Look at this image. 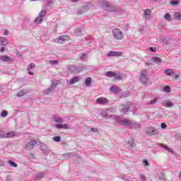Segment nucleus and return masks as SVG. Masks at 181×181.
Segmentation results:
<instances>
[{"label": "nucleus", "mask_w": 181, "mask_h": 181, "mask_svg": "<svg viewBox=\"0 0 181 181\" xmlns=\"http://www.w3.org/2000/svg\"><path fill=\"white\" fill-rule=\"evenodd\" d=\"M144 18L147 21H149L151 19V10L150 9H146L144 11Z\"/></svg>", "instance_id": "aec40b11"}, {"label": "nucleus", "mask_w": 181, "mask_h": 181, "mask_svg": "<svg viewBox=\"0 0 181 181\" xmlns=\"http://www.w3.org/2000/svg\"><path fill=\"white\" fill-rule=\"evenodd\" d=\"M2 136H4V134L0 133V138H2Z\"/></svg>", "instance_id": "338daca9"}, {"label": "nucleus", "mask_w": 181, "mask_h": 181, "mask_svg": "<svg viewBox=\"0 0 181 181\" xmlns=\"http://www.w3.org/2000/svg\"><path fill=\"white\" fill-rule=\"evenodd\" d=\"M49 64H52L53 66L56 65V64H59V61L57 60H50L49 62Z\"/></svg>", "instance_id": "de8ad7c7"}, {"label": "nucleus", "mask_w": 181, "mask_h": 181, "mask_svg": "<svg viewBox=\"0 0 181 181\" xmlns=\"http://www.w3.org/2000/svg\"><path fill=\"white\" fill-rule=\"evenodd\" d=\"M1 117L2 118H6V117H8V111L6 110H3L1 112Z\"/></svg>", "instance_id": "e433bc0d"}, {"label": "nucleus", "mask_w": 181, "mask_h": 181, "mask_svg": "<svg viewBox=\"0 0 181 181\" xmlns=\"http://www.w3.org/2000/svg\"><path fill=\"white\" fill-rule=\"evenodd\" d=\"M0 60H1V62H12V60H13V59H12L10 57H8V55H3V56L0 57Z\"/></svg>", "instance_id": "f3484780"}, {"label": "nucleus", "mask_w": 181, "mask_h": 181, "mask_svg": "<svg viewBox=\"0 0 181 181\" xmlns=\"http://www.w3.org/2000/svg\"><path fill=\"white\" fill-rule=\"evenodd\" d=\"M108 111L109 110L108 109H105V110H103L100 115L101 117H103V118H106V119H110V118H112V115H109L108 114Z\"/></svg>", "instance_id": "9d476101"}, {"label": "nucleus", "mask_w": 181, "mask_h": 181, "mask_svg": "<svg viewBox=\"0 0 181 181\" xmlns=\"http://www.w3.org/2000/svg\"><path fill=\"white\" fill-rule=\"evenodd\" d=\"M117 122H119L120 125H124V127L132 128V129H139V128H141V124L136 122L129 121L127 119H121L117 118Z\"/></svg>", "instance_id": "f257e3e1"}, {"label": "nucleus", "mask_w": 181, "mask_h": 181, "mask_svg": "<svg viewBox=\"0 0 181 181\" xmlns=\"http://www.w3.org/2000/svg\"><path fill=\"white\" fill-rule=\"evenodd\" d=\"M37 145V141L36 140H31L26 144L25 148L27 151H32V149H35V146Z\"/></svg>", "instance_id": "0eeeda50"}, {"label": "nucleus", "mask_w": 181, "mask_h": 181, "mask_svg": "<svg viewBox=\"0 0 181 181\" xmlns=\"http://www.w3.org/2000/svg\"><path fill=\"white\" fill-rule=\"evenodd\" d=\"M175 19H177V21H180L181 19V14L179 12H177L175 13Z\"/></svg>", "instance_id": "c03bdc74"}, {"label": "nucleus", "mask_w": 181, "mask_h": 181, "mask_svg": "<svg viewBox=\"0 0 181 181\" xmlns=\"http://www.w3.org/2000/svg\"><path fill=\"white\" fill-rule=\"evenodd\" d=\"M69 70L71 73H76V66L74 65H71L69 66Z\"/></svg>", "instance_id": "2f4dec72"}, {"label": "nucleus", "mask_w": 181, "mask_h": 181, "mask_svg": "<svg viewBox=\"0 0 181 181\" xmlns=\"http://www.w3.org/2000/svg\"><path fill=\"white\" fill-rule=\"evenodd\" d=\"M148 50H150V52H153V53H155V52H156V50H158V49L156 47H150L148 48Z\"/></svg>", "instance_id": "3c124183"}, {"label": "nucleus", "mask_w": 181, "mask_h": 181, "mask_svg": "<svg viewBox=\"0 0 181 181\" xmlns=\"http://www.w3.org/2000/svg\"><path fill=\"white\" fill-rule=\"evenodd\" d=\"M107 57H118L119 56H122V52L119 51H110L107 54Z\"/></svg>", "instance_id": "6e6552de"}, {"label": "nucleus", "mask_w": 181, "mask_h": 181, "mask_svg": "<svg viewBox=\"0 0 181 181\" xmlns=\"http://www.w3.org/2000/svg\"><path fill=\"white\" fill-rule=\"evenodd\" d=\"M8 43H9V41L8 40V39L0 37V45H2L3 46H6Z\"/></svg>", "instance_id": "4be33fe9"}, {"label": "nucleus", "mask_w": 181, "mask_h": 181, "mask_svg": "<svg viewBox=\"0 0 181 181\" xmlns=\"http://www.w3.org/2000/svg\"><path fill=\"white\" fill-rule=\"evenodd\" d=\"M159 101V97H156L147 103V105H155Z\"/></svg>", "instance_id": "b1692460"}, {"label": "nucleus", "mask_w": 181, "mask_h": 181, "mask_svg": "<svg viewBox=\"0 0 181 181\" xmlns=\"http://www.w3.org/2000/svg\"><path fill=\"white\" fill-rule=\"evenodd\" d=\"M165 149H166V151H170V148L168 147V146H165Z\"/></svg>", "instance_id": "0e129e2a"}, {"label": "nucleus", "mask_w": 181, "mask_h": 181, "mask_svg": "<svg viewBox=\"0 0 181 181\" xmlns=\"http://www.w3.org/2000/svg\"><path fill=\"white\" fill-rule=\"evenodd\" d=\"M8 163L10 165H11L13 168H18V164H16V163L9 160H8Z\"/></svg>", "instance_id": "ea45409f"}, {"label": "nucleus", "mask_w": 181, "mask_h": 181, "mask_svg": "<svg viewBox=\"0 0 181 181\" xmlns=\"http://www.w3.org/2000/svg\"><path fill=\"white\" fill-rule=\"evenodd\" d=\"M56 87H57V83L55 82H52L49 88L43 90V94H45V95H49V94H52Z\"/></svg>", "instance_id": "39448f33"}, {"label": "nucleus", "mask_w": 181, "mask_h": 181, "mask_svg": "<svg viewBox=\"0 0 181 181\" xmlns=\"http://www.w3.org/2000/svg\"><path fill=\"white\" fill-rule=\"evenodd\" d=\"M53 141L54 142H60L61 139H62V137H60V136H54L52 138Z\"/></svg>", "instance_id": "58836bf2"}, {"label": "nucleus", "mask_w": 181, "mask_h": 181, "mask_svg": "<svg viewBox=\"0 0 181 181\" xmlns=\"http://www.w3.org/2000/svg\"><path fill=\"white\" fill-rule=\"evenodd\" d=\"M139 178H140L141 180H142V181L146 180V178L145 177V175H142V174H141V175H139Z\"/></svg>", "instance_id": "4d7b16f0"}, {"label": "nucleus", "mask_w": 181, "mask_h": 181, "mask_svg": "<svg viewBox=\"0 0 181 181\" xmlns=\"http://www.w3.org/2000/svg\"><path fill=\"white\" fill-rule=\"evenodd\" d=\"M13 136H16V132H9L1 136L2 138H13Z\"/></svg>", "instance_id": "9b49d317"}, {"label": "nucleus", "mask_w": 181, "mask_h": 181, "mask_svg": "<svg viewBox=\"0 0 181 181\" xmlns=\"http://www.w3.org/2000/svg\"><path fill=\"white\" fill-rule=\"evenodd\" d=\"M163 91H164V93H170V86H164Z\"/></svg>", "instance_id": "c9c22d12"}, {"label": "nucleus", "mask_w": 181, "mask_h": 181, "mask_svg": "<svg viewBox=\"0 0 181 181\" xmlns=\"http://www.w3.org/2000/svg\"><path fill=\"white\" fill-rule=\"evenodd\" d=\"M55 127L57 128V129H63V124H57L55 125Z\"/></svg>", "instance_id": "8fccbe9b"}, {"label": "nucleus", "mask_w": 181, "mask_h": 181, "mask_svg": "<svg viewBox=\"0 0 181 181\" xmlns=\"http://www.w3.org/2000/svg\"><path fill=\"white\" fill-rule=\"evenodd\" d=\"M143 165L144 166H149V162H148V160H143Z\"/></svg>", "instance_id": "5fc2aeb1"}, {"label": "nucleus", "mask_w": 181, "mask_h": 181, "mask_svg": "<svg viewBox=\"0 0 181 181\" xmlns=\"http://www.w3.org/2000/svg\"><path fill=\"white\" fill-rule=\"evenodd\" d=\"M63 129H73V127L71 125L64 124H63Z\"/></svg>", "instance_id": "79ce46f5"}, {"label": "nucleus", "mask_w": 181, "mask_h": 181, "mask_svg": "<svg viewBox=\"0 0 181 181\" xmlns=\"http://www.w3.org/2000/svg\"><path fill=\"white\" fill-rule=\"evenodd\" d=\"M160 27L162 28H163V25H160Z\"/></svg>", "instance_id": "774afa93"}, {"label": "nucleus", "mask_w": 181, "mask_h": 181, "mask_svg": "<svg viewBox=\"0 0 181 181\" xmlns=\"http://www.w3.org/2000/svg\"><path fill=\"white\" fill-rule=\"evenodd\" d=\"M97 131H98V129H97V128H91L89 132H97Z\"/></svg>", "instance_id": "bf43d9fd"}, {"label": "nucleus", "mask_w": 181, "mask_h": 181, "mask_svg": "<svg viewBox=\"0 0 181 181\" xmlns=\"http://www.w3.org/2000/svg\"><path fill=\"white\" fill-rule=\"evenodd\" d=\"M46 13H47L46 10L41 11L39 13V16L35 20V23H42V22H43V19L46 17Z\"/></svg>", "instance_id": "423d86ee"}, {"label": "nucleus", "mask_w": 181, "mask_h": 181, "mask_svg": "<svg viewBox=\"0 0 181 181\" xmlns=\"http://www.w3.org/2000/svg\"><path fill=\"white\" fill-rule=\"evenodd\" d=\"M93 5L91 4L88 3L86 5L83 6L84 12H87L88 11H90Z\"/></svg>", "instance_id": "393cba45"}, {"label": "nucleus", "mask_w": 181, "mask_h": 181, "mask_svg": "<svg viewBox=\"0 0 181 181\" xmlns=\"http://www.w3.org/2000/svg\"><path fill=\"white\" fill-rule=\"evenodd\" d=\"M47 6H50V5H52V4H53V0H47Z\"/></svg>", "instance_id": "13d9d810"}, {"label": "nucleus", "mask_w": 181, "mask_h": 181, "mask_svg": "<svg viewBox=\"0 0 181 181\" xmlns=\"http://www.w3.org/2000/svg\"><path fill=\"white\" fill-rule=\"evenodd\" d=\"M179 4H180V1H177L176 0H172L170 4L173 6H177V5H178Z\"/></svg>", "instance_id": "a19ab883"}, {"label": "nucleus", "mask_w": 181, "mask_h": 181, "mask_svg": "<svg viewBox=\"0 0 181 181\" xmlns=\"http://www.w3.org/2000/svg\"><path fill=\"white\" fill-rule=\"evenodd\" d=\"M71 2H78V0H71Z\"/></svg>", "instance_id": "69168bd1"}, {"label": "nucleus", "mask_w": 181, "mask_h": 181, "mask_svg": "<svg viewBox=\"0 0 181 181\" xmlns=\"http://www.w3.org/2000/svg\"><path fill=\"white\" fill-rule=\"evenodd\" d=\"M4 33L6 36H8L9 35V31H8V30H5Z\"/></svg>", "instance_id": "680f3d73"}, {"label": "nucleus", "mask_w": 181, "mask_h": 181, "mask_svg": "<svg viewBox=\"0 0 181 181\" xmlns=\"http://www.w3.org/2000/svg\"><path fill=\"white\" fill-rule=\"evenodd\" d=\"M83 13H84V9L83 7L82 8H80L79 10H78L76 11V14L77 15H83Z\"/></svg>", "instance_id": "49530a36"}, {"label": "nucleus", "mask_w": 181, "mask_h": 181, "mask_svg": "<svg viewBox=\"0 0 181 181\" xmlns=\"http://www.w3.org/2000/svg\"><path fill=\"white\" fill-rule=\"evenodd\" d=\"M139 80L142 84L148 83V71L146 69L141 71Z\"/></svg>", "instance_id": "20e7f679"}, {"label": "nucleus", "mask_w": 181, "mask_h": 181, "mask_svg": "<svg viewBox=\"0 0 181 181\" xmlns=\"http://www.w3.org/2000/svg\"><path fill=\"white\" fill-rule=\"evenodd\" d=\"M69 39L67 35H61L58 37V43L62 44L64 42H66Z\"/></svg>", "instance_id": "dca6fc26"}, {"label": "nucleus", "mask_w": 181, "mask_h": 181, "mask_svg": "<svg viewBox=\"0 0 181 181\" xmlns=\"http://www.w3.org/2000/svg\"><path fill=\"white\" fill-rule=\"evenodd\" d=\"M160 127L163 129H166L168 128V125L165 123H161Z\"/></svg>", "instance_id": "6e6d98bb"}, {"label": "nucleus", "mask_w": 181, "mask_h": 181, "mask_svg": "<svg viewBox=\"0 0 181 181\" xmlns=\"http://www.w3.org/2000/svg\"><path fill=\"white\" fill-rule=\"evenodd\" d=\"M151 60L153 62V63H156V64H159V63H162V59L159 58V57H151Z\"/></svg>", "instance_id": "412c9836"}, {"label": "nucleus", "mask_w": 181, "mask_h": 181, "mask_svg": "<svg viewBox=\"0 0 181 181\" xmlns=\"http://www.w3.org/2000/svg\"><path fill=\"white\" fill-rule=\"evenodd\" d=\"M85 85L86 87H90L91 86V78L88 77L85 79Z\"/></svg>", "instance_id": "bb28decb"}, {"label": "nucleus", "mask_w": 181, "mask_h": 181, "mask_svg": "<svg viewBox=\"0 0 181 181\" xmlns=\"http://www.w3.org/2000/svg\"><path fill=\"white\" fill-rule=\"evenodd\" d=\"M109 100H107L106 98L100 97L96 99V104H100V105H105V104H108Z\"/></svg>", "instance_id": "1a4fd4ad"}, {"label": "nucleus", "mask_w": 181, "mask_h": 181, "mask_svg": "<svg viewBox=\"0 0 181 181\" xmlns=\"http://www.w3.org/2000/svg\"><path fill=\"white\" fill-rule=\"evenodd\" d=\"M130 107H131V105H129V104L126 105L122 109V112H123V114H127V112H128V111H129Z\"/></svg>", "instance_id": "5701e85b"}, {"label": "nucleus", "mask_w": 181, "mask_h": 181, "mask_svg": "<svg viewBox=\"0 0 181 181\" xmlns=\"http://www.w3.org/2000/svg\"><path fill=\"white\" fill-rule=\"evenodd\" d=\"M35 67H36V66L35 65V64H30L28 66L27 68V71H28V74L30 76H33L35 74L33 73V69H35Z\"/></svg>", "instance_id": "ddd939ff"}, {"label": "nucleus", "mask_w": 181, "mask_h": 181, "mask_svg": "<svg viewBox=\"0 0 181 181\" xmlns=\"http://www.w3.org/2000/svg\"><path fill=\"white\" fill-rule=\"evenodd\" d=\"M106 76L107 77H115L117 76V73L110 71L106 73Z\"/></svg>", "instance_id": "c85d7f7f"}, {"label": "nucleus", "mask_w": 181, "mask_h": 181, "mask_svg": "<svg viewBox=\"0 0 181 181\" xmlns=\"http://www.w3.org/2000/svg\"><path fill=\"white\" fill-rule=\"evenodd\" d=\"M110 4L109 1H100V6L103 8V9H105L107 11L110 6Z\"/></svg>", "instance_id": "4468645a"}, {"label": "nucleus", "mask_w": 181, "mask_h": 181, "mask_svg": "<svg viewBox=\"0 0 181 181\" xmlns=\"http://www.w3.org/2000/svg\"><path fill=\"white\" fill-rule=\"evenodd\" d=\"M81 60H87L88 56L87 54L83 53L80 57Z\"/></svg>", "instance_id": "37998d69"}, {"label": "nucleus", "mask_w": 181, "mask_h": 181, "mask_svg": "<svg viewBox=\"0 0 181 181\" xmlns=\"http://www.w3.org/2000/svg\"><path fill=\"white\" fill-rule=\"evenodd\" d=\"M55 122L62 124V122H63V119L62 117H57V118H55Z\"/></svg>", "instance_id": "09e8293b"}, {"label": "nucleus", "mask_w": 181, "mask_h": 181, "mask_svg": "<svg viewBox=\"0 0 181 181\" xmlns=\"http://www.w3.org/2000/svg\"><path fill=\"white\" fill-rule=\"evenodd\" d=\"M78 81H80V78L78 76H75L69 81H67V83H69V86H71L76 84V83H78Z\"/></svg>", "instance_id": "2eb2a0df"}, {"label": "nucleus", "mask_w": 181, "mask_h": 181, "mask_svg": "<svg viewBox=\"0 0 181 181\" xmlns=\"http://www.w3.org/2000/svg\"><path fill=\"white\" fill-rule=\"evenodd\" d=\"M62 156L64 158H70L71 156H74V155L72 153L67 152V153H64V155H62Z\"/></svg>", "instance_id": "473e14b6"}, {"label": "nucleus", "mask_w": 181, "mask_h": 181, "mask_svg": "<svg viewBox=\"0 0 181 181\" xmlns=\"http://www.w3.org/2000/svg\"><path fill=\"white\" fill-rule=\"evenodd\" d=\"M35 154L30 153L29 155H28V159H35Z\"/></svg>", "instance_id": "864d4df0"}, {"label": "nucleus", "mask_w": 181, "mask_h": 181, "mask_svg": "<svg viewBox=\"0 0 181 181\" xmlns=\"http://www.w3.org/2000/svg\"><path fill=\"white\" fill-rule=\"evenodd\" d=\"M122 97H124V98H127V97H129V91H126L122 93Z\"/></svg>", "instance_id": "a18cd8bd"}, {"label": "nucleus", "mask_w": 181, "mask_h": 181, "mask_svg": "<svg viewBox=\"0 0 181 181\" xmlns=\"http://www.w3.org/2000/svg\"><path fill=\"white\" fill-rule=\"evenodd\" d=\"M25 95V92L23 90L20 91L18 93H17L18 97H23Z\"/></svg>", "instance_id": "603ef678"}, {"label": "nucleus", "mask_w": 181, "mask_h": 181, "mask_svg": "<svg viewBox=\"0 0 181 181\" xmlns=\"http://www.w3.org/2000/svg\"><path fill=\"white\" fill-rule=\"evenodd\" d=\"M107 11H108V12H118V8L117 6L110 4Z\"/></svg>", "instance_id": "6ab92c4d"}, {"label": "nucleus", "mask_w": 181, "mask_h": 181, "mask_svg": "<svg viewBox=\"0 0 181 181\" xmlns=\"http://www.w3.org/2000/svg\"><path fill=\"white\" fill-rule=\"evenodd\" d=\"M107 110H109L108 112H116L115 108H109Z\"/></svg>", "instance_id": "052dcab7"}, {"label": "nucleus", "mask_w": 181, "mask_h": 181, "mask_svg": "<svg viewBox=\"0 0 181 181\" xmlns=\"http://www.w3.org/2000/svg\"><path fill=\"white\" fill-rule=\"evenodd\" d=\"M112 36L116 40H124V33L119 28H114L112 31Z\"/></svg>", "instance_id": "f03ea898"}, {"label": "nucleus", "mask_w": 181, "mask_h": 181, "mask_svg": "<svg viewBox=\"0 0 181 181\" xmlns=\"http://www.w3.org/2000/svg\"><path fill=\"white\" fill-rule=\"evenodd\" d=\"M162 105H163V107H167V108H170L173 107V103H172L170 100H163Z\"/></svg>", "instance_id": "f8f14e48"}, {"label": "nucleus", "mask_w": 181, "mask_h": 181, "mask_svg": "<svg viewBox=\"0 0 181 181\" xmlns=\"http://www.w3.org/2000/svg\"><path fill=\"white\" fill-rule=\"evenodd\" d=\"M165 73L167 76H173L175 73L172 71V69H167L165 71Z\"/></svg>", "instance_id": "f704fd0d"}, {"label": "nucleus", "mask_w": 181, "mask_h": 181, "mask_svg": "<svg viewBox=\"0 0 181 181\" xmlns=\"http://www.w3.org/2000/svg\"><path fill=\"white\" fill-rule=\"evenodd\" d=\"M43 177H45V173H40L36 175L35 179L36 180H40V179H43Z\"/></svg>", "instance_id": "c756f323"}, {"label": "nucleus", "mask_w": 181, "mask_h": 181, "mask_svg": "<svg viewBox=\"0 0 181 181\" xmlns=\"http://www.w3.org/2000/svg\"><path fill=\"white\" fill-rule=\"evenodd\" d=\"M129 148H130L132 152L135 151V143H134V140L131 139L128 141Z\"/></svg>", "instance_id": "a211bd4d"}, {"label": "nucleus", "mask_w": 181, "mask_h": 181, "mask_svg": "<svg viewBox=\"0 0 181 181\" xmlns=\"http://www.w3.org/2000/svg\"><path fill=\"white\" fill-rule=\"evenodd\" d=\"M159 129H155V127H148L146 129V134L150 136H153V135H159Z\"/></svg>", "instance_id": "7ed1b4c3"}, {"label": "nucleus", "mask_w": 181, "mask_h": 181, "mask_svg": "<svg viewBox=\"0 0 181 181\" xmlns=\"http://www.w3.org/2000/svg\"><path fill=\"white\" fill-rule=\"evenodd\" d=\"M110 93H112L113 94H117L119 91V88L117 86H111L110 89Z\"/></svg>", "instance_id": "a878e982"}, {"label": "nucleus", "mask_w": 181, "mask_h": 181, "mask_svg": "<svg viewBox=\"0 0 181 181\" xmlns=\"http://www.w3.org/2000/svg\"><path fill=\"white\" fill-rule=\"evenodd\" d=\"M122 179H123V180H126V181H130L131 179H132L131 177H128L125 175H121Z\"/></svg>", "instance_id": "4c0bfd02"}, {"label": "nucleus", "mask_w": 181, "mask_h": 181, "mask_svg": "<svg viewBox=\"0 0 181 181\" xmlns=\"http://www.w3.org/2000/svg\"><path fill=\"white\" fill-rule=\"evenodd\" d=\"M165 19L166 21H168V22L172 21V17L170 16V14L169 13H165Z\"/></svg>", "instance_id": "72a5a7b5"}, {"label": "nucleus", "mask_w": 181, "mask_h": 181, "mask_svg": "<svg viewBox=\"0 0 181 181\" xmlns=\"http://www.w3.org/2000/svg\"><path fill=\"white\" fill-rule=\"evenodd\" d=\"M115 78H114V81H119L121 80H122V76H121V74H117L116 73V76H114Z\"/></svg>", "instance_id": "7c9ffc66"}, {"label": "nucleus", "mask_w": 181, "mask_h": 181, "mask_svg": "<svg viewBox=\"0 0 181 181\" xmlns=\"http://www.w3.org/2000/svg\"><path fill=\"white\" fill-rule=\"evenodd\" d=\"M83 70H86V66H76V73H81Z\"/></svg>", "instance_id": "cd10ccee"}, {"label": "nucleus", "mask_w": 181, "mask_h": 181, "mask_svg": "<svg viewBox=\"0 0 181 181\" xmlns=\"http://www.w3.org/2000/svg\"><path fill=\"white\" fill-rule=\"evenodd\" d=\"M0 52L1 53H4V52H5V47H2L1 48H0Z\"/></svg>", "instance_id": "e2e57ef3"}]
</instances>
